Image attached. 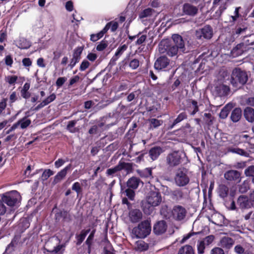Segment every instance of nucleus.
Listing matches in <instances>:
<instances>
[{
  "mask_svg": "<svg viewBox=\"0 0 254 254\" xmlns=\"http://www.w3.org/2000/svg\"><path fill=\"white\" fill-rule=\"evenodd\" d=\"M172 41L164 45L167 54L170 57L176 56L178 52L185 53L184 41L183 37L179 34H173L172 36Z\"/></svg>",
  "mask_w": 254,
  "mask_h": 254,
  "instance_id": "f257e3e1",
  "label": "nucleus"
},
{
  "mask_svg": "<svg viewBox=\"0 0 254 254\" xmlns=\"http://www.w3.org/2000/svg\"><path fill=\"white\" fill-rule=\"evenodd\" d=\"M184 110L188 111L190 116H194L199 111V106L197 102L195 100L189 99ZM188 117V114L185 111L180 113L174 120L173 123L169 126L168 128L172 129L177 124L185 120H187Z\"/></svg>",
  "mask_w": 254,
  "mask_h": 254,
  "instance_id": "f03ea898",
  "label": "nucleus"
},
{
  "mask_svg": "<svg viewBox=\"0 0 254 254\" xmlns=\"http://www.w3.org/2000/svg\"><path fill=\"white\" fill-rule=\"evenodd\" d=\"M248 80V75L247 72L240 68L236 67L232 70L230 83L236 88H240L246 84Z\"/></svg>",
  "mask_w": 254,
  "mask_h": 254,
  "instance_id": "7ed1b4c3",
  "label": "nucleus"
},
{
  "mask_svg": "<svg viewBox=\"0 0 254 254\" xmlns=\"http://www.w3.org/2000/svg\"><path fill=\"white\" fill-rule=\"evenodd\" d=\"M162 201V197L159 191H150L147 196L146 202L142 203V209L146 214H150L153 206H158Z\"/></svg>",
  "mask_w": 254,
  "mask_h": 254,
  "instance_id": "20e7f679",
  "label": "nucleus"
},
{
  "mask_svg": "<svg viewBox=\"0 0 254 254\" xmlns=\"http://www.w3.org/2000/svg\"><path fill=\"white\" fill-rule=\"evenodd\" d=\"M151 231L150 221L145 220L133 228L132 234L137 238L144 239L150 234Z\"/></svg>",
  "mask_w": 254,
  "mask_h": 254,
  "instance_id": "39448f33",
  "label": "nucleus"
},
{
  "mask_svg": "<svg viewBox=\"0 0 254 254\" xmlns=\"http://www.w3.org/2000/svg\"><path fill=\"white\" fill-rule=\"evenodd\" d=\"M174 182L176 186L180 187L186 186L189 183L190 178L188 176V170L186 168H179L176 170Z\"/></svg>",
  "mask_w": 254,
  "mask_h": 254,
  "instance_id": "423d86ee",
  "label": "nucleus"
},
{
  "mask_svg": "<svg viewBox=\"0 0 254 254\" xmlns=\"http://www.w3.org/2000/svg\"><path fill=\"white\" fill-rule=\"evenodd\" d=\"M20 199V193L15 190L6 192L1 196L3 202L10 207L15 206L19 202Z\"/></svg>",
  "mask_w": 254,
  "mask_h": 254,
  "instance_id": "0eeeda50",
  "label": "nucleus"
},
{
  "mask_svg": "<svg viewBox=\"0 0 254 254\" xmlns=\"http://www.w3.org/2000/svg\"><path fill=\"white\" fill-rule=\"evenodd\" d=\"M182 156V153L179 151H174L169 153L166 159L167 165L171 168H173L179 165L183 161V158Z\"/></svg>",
  "mask_w": 254,
  "mask_h": 254,
  "instance_id": "6e6552de",
  "label": "nucleus"
},
{
  "mask_svg": "<svg viewBox=\"0 0 254 254\" xmlns=\"http://www.w3.org/2000/svg\"><path fill=\"white\" fill-rule=\"evenodd\" d=\"M213 29L209 25H206L201 29L196 31V36L197 39H200L202 38L209 40L213 36Z\"/></svg>",
  "mask_w": 254,
  "mask_h": 254,
  "instance_id": "1a4fd4ad",
  "label": "nucleus"
},
{
  "mask_svg": "<svg viewBox=\"0 0 254 254\" xmlns=\"http://www.w3.org/2000/svg\"><path fill=\"white\" fill-rule=\"evenodd\" d=\"M187 214V210L185 207L181 205H175L172 210V215L174 219L176 221L183 220Z\"/></svg>",
  "mask_w": 254,
  "mask_h": 254,
  "instance_id": "9d476101",
  "label": "nucleus"
},
{
  "mask_svg": "<svg viewBox=\"0 0 254 254\" xmlns=\"http://www.w3.org/2000/svg\"><path fill=\"white\" fill-rule=\"evenodd\" d=\"M183 15L190 17L195 16L198 12V8L192 4L188 2L185 3L182 6Z\"/></svg>",
  "mask_w": 254,
  "mask_h": 254,
  "instance_id": "9b49d317",
  "label": "nucleus"
},
{
  "mask_svg": "<svg viewBox=\"0 0 254 254\" xmlns=\"http://www.w3.org/2000/svg\"><path fill=\"white\" fill-rule=\"evenodd\" d=\"M170 60L165 56H161L155 61L154 67L155 69L160 71L167 68L170 64Z\"/></svg>",
  "mask_w": 254,
  "mask_h": 254,
  "instance_id": "f8f14e48",
  "label": "nucleus"
},
{
  "mask_svg": "<svg viewBox=\"0 0 254 254\" xmlns=\"http://www.w3.org/2000/svg\"><path fill=\"white\" fill-rule=\"evenodd\" d=\"M188 196V193L186 190L183 189L177 188L171 192V197L176 202H178L186 198Z\"/></svg>",
  "mask_w": 254,
  "mask_h": 254,
  "instance_id": "ddd939ff",
  "label": "nucleus"
},
{
  "mask_svg": "<svg viewBox=\"0 0 254 254\" xmlns=\"http://www.w3.org/2000/svg\"><path fill=\"white\" fill-rule=\"evenodd\" d=\"M83 49L84 46H83L77 47L74 50L72 58L70 60V63L68 64V66L71 69L79 62Z\"/></svg>",
  "mask_w": 254,
  "mask_h": 254,
  "instance_id": "4468645a",
  "label": "nucleus"
},
{
  "mask_svg": "<svg viewBox=\"0 0 254 254\" xmlns=\"http://www.w3.org/2000/svg\"><path fill=\"white\" fill-rule=\"evenodd\" d=\"M248 28V25L246 22L243 21L241 22H238L232 30L233 37L237 38L245 34Z\"/></svg>",
  "mask_w": 254,
  "mask_h": 254,
  "instance_id": "2eb2a0df",
  "label": "nucleus"
},
{
  "mask_svg": "<svg viewBox=\"0 0 254 254\" xmlns=\"http://www.w3.org/2000/svg\"><path fill=\"white\" fill-rule=\"evenodd\" d=\"M237 205L242 209L250 208L253 205V201L246 195H240L237 201Z\"/></svg>",
  "mask_w": 254,
  "mask_h": 254,
  "instance_id": "dca6fc26",
  "label": "nucleus"
},
{
  "mask_svg": "<svg viewBox=\"0 0 254 254\" xmlns=\"http://www.w3.org/2000/svg\"><path fill=\"white\" fill-rule=\"evenodd\" d=\"M234 243L235 241L232 238L224 236L221 239L219 246L228 252L233 247Z\"/></svg>",
  "mask_w": 254,
  "mask_h": 254,
  "instance_id": "f3484780",
  "label": "nucleus"
},
{
  "mask_svg": "<svg viewBox=\"0 0 254 254\" xmlns=\"http://www.w3.org/2000/svg\"><path fill=\"white\" fill-rule=\"evenodd\" d=\"M249 48L246 47L242 42L237 44L231 50V54L234 57H237L242 55L244 53L247 52Z\"/></svg>",
  "mask_w": 254,
  "mask_h": 254,
  "instance_id": "a211bd4d",
  "label": "nucleus"
},
{
  "mask_svg": "<svg viewBox=\"0 0 254 254\" xmlns=\"http://www.w3.org/2000/svg\"><path fill=\"white\" fill-rule=\"evenodd\" d=\"M224 177L227 180L238 183L241 181V173L238 171L231 170L225 173Z\"/></svg>",
  "mask_w": 254,
  "mask_h": 254,
  "instance_id": "6ab92c4d",
  "label": "nucleus"
},
{
  "mask_svg": "<svg viewBox=\"0 0 254 254\" xmlns=\"http://www.w3.org/2000/svg\"><path fill=\"white\" fill-rule=\"evenodd\" d=\"M167 228V225L164 220L156 222L153 226V232L156 235H161L164 233Z\"/></svg>",
  "mask_w": 254,
  "mask_h": 254,
  "instance_id": "aec40b11",
  "label": "nucleus"
},
{
  "mask_svg": "<svg viewBox=\"0 0 254 254\" xmlns=\"http://www.w3.org/2000/svg\"><path fill=\"white\" fill-rule=\"evenodd\" d=\"M128 216L132 223H137L142 218V213L138 209H133L129 211Z\"/></svg>",
  "mask_w": 254,
  "mask_h": 254,
  "instance_id": "412c9836",
  "label": "nucleus"
},
{
  "mask_svg": "<svg viewBox=\"0 0 254 254\" xmlns=\"http://www.w3.org/2000/svg\"><path fill=\"white\" fill-rule=\"evenodd\" d=\"M71 168V164H69L67 165L65 168L59 172L54 177L53 182L54 185H56L62 180L66 175L67 171Z\"/></svg>",
  "mask_w": 254,
  "mask_h": 254,
  "instance_id": "4be33fe9",
  "label": "nucleus"
},
{
  "mask_svg": "<svg viewBox=\"0 0 254 254\" xmlns=\"http://www.w3.org/2000/svg\"><path fill=\"white\" fill-rule=\"evenodd\" d=\"M163 150L160 146H154L152 147L149 151V156L152 161L156 160L163 153Z\"/></svg>",
  "mask_w": 254,
  "mask_h": 254,
  "instance_id": "5701e85b",
  "label": "nucleus"
},
{
  "mask_svg": "<svg viewBox=\"0 0 254 254\" xmlns=\"http://www.w3.org/2000/svg\"><path fill=\"white\" fill-rule=\"evenodd\" d=\"M56 98V95L55 93H52L50 96L47 97L45 99L42 101L39 105H38L33 110L38 111L40 109L48 105L53 101H54Z\"/></svg>",
  "mask_w": 254,
  "mask_h": 254,
  "instance_id": "b1692460",
  "label": "nucleus"
},
{
  "mask_svg": "<svg viewBox=\"0 0 254 254\" xmlns=\"http://www.w3.org/2000/svg\"><path fill=\"white\" fill-rule=\"evenodd\" d=\"M141 182H142L139 178L133 176L127 182V186L129 189L136 190L138 188L139 183Z\"/></svg>",
  "mask_w": 254,
  "mask_h": 254,
  "instance_id": "393cba45",
  "label": "nucleus"
},
{
  "mask_svg": "<svg viewBox=\"0 0 254 254\" xmlns=\"http://www.w3.org/2000/svg\"><path fill=\"white\" fill-rule=\"evenodd\" d=\"M242 116V109L239 107L235 108L231 113L230 119L233 123H237L241 120Z\"/></svg>",
  "mask_w": 254,
  "mask_h": 254,
  "instance_id": "a878e982",
  "label": "nucleus"
},
{
  "mask_svg": "<svg viewBox=\"0 0 254 254\" xmlns=\"http://www.w3.org/2000/svg\"><path fill=\"white\" fill-rule=\"evenodd\" d=\"M244 116L248 122H254V109L250 107H246L244 110Z\"/></svg>",
  "mask_w": 254,
  "mask_h": 254,
  "instance_id": "bb28decb",
  "label": "nucleus"
},
{
  "mask_svg": "<svg viewBox=\"0 0 254 254\" xmlns=\"http://www.w3.org/2000/svg\"><path fill=\"white\" fill-rule=\"evenodd\" d=\"M90 229H88L87 230H82L80 232V233L78 235H76V245L79 246L84 240L85 237L90 232Z\"/></svg>",
  "mask_w": 254,
  "mask_h": 254,
  "instance_id": "cd10ccee",
  "label": "nucleus"
},
{
  "mask_svg": "<svg viewBox=\"0 0 254 254\" xmlns=\"http://www.w3.org/2000/svg\"><path fill=\"white\" fill-rule=\"evenodd\" d=\"M120 171L124 170L127 173L132 172L133 170V165L132 163H127L122 161H120L118 163Z\"/></svg>",
  "mask_w": 254,
  "mask_h": 254,
  "instance_id": "c85d7f7f",
  "label": "nucleus"
},
{
  "mask_svg": "<svg viewBox=\"0 0 254 254\" xmlns=\"http://www.w3.org/2000/svg\"><path fill=\"white\" fill-rule=\"evenodd\" d=\"M96 229H93L90 232L89 235L87 237L85 243L87 246L88 247V253L89 254L90 253L91 250V247L93 244V241L94 238L95 234L96 233Z\"/></svg>",
  "mask_w": 254,
  "mask_h": 254,
  "instance_id": "c756f323",
  "label": "nucleus"
},
{
  "mask_svg": "<svg viewBox=\"0 0 254 254\" xmlns=\"http://www.w3.org/2000/svg\"><path fill=\"white\" fill-rule=\"evenodd\" d=\"M63 218L64 220L67 219L70 220V215L66 210H60L55 214V219L57 221H60Z\"/></svg>",
  "mask_w": 254,
  "mask_h": 254,
  "instance_id": "7c9ffc66",
  "label": "nucleus"
},
{
  "mask_svg": "<svg viewBox=\"0 0 254 254\" xmlns=\"http://www.w3.org/2000/svg\"><path fill=\"white\" fill-rule=\"evenodd\" d=\"M215 90L220 96L227 95L230 91L229 86L222 84L217 86L215 88Z\"/></svg>",
  "mask_w": 254,
  "mask_h": 254,
  "instance_id": "2f4dec72",
  "label": "nucleus"
},
{
  "mask_svg": "<svg viewBox=\"0 0 254 254\" xmlns=\"http://www.w3.org/2000/svg\"><path fill=\"white\" fill-rule=\"evenodd\" d=\"M121 191L123 193H125L126 196L127 198L130 200H133L134 199L135 193L134 191V190L129 189L127 188L126 189L125 187H121Z\"/></svg>",
  "mask_w": 254,
  "mask_h": 254,
  "instance_id": "473e14b6",
  "label": "nucleus"
},
{
  "mask_svg": "<svg viewBox=\"0 0 254 254\" xmlns=\"http://www.w3.org/2000/svg\"><path fill=\"white\" fill-rule=\"evenodd\" d=\"M30 87V84L28 82H26L24 84L22 89L21 90V95L24 99H28L30 96L31 93L29 92Z\"/></svg>",
  "mask_w": 254,
  "mask_h": 254,
  "instance_id": "72a5a7b5",
  "label": "nucleus"
},
{
  "mask_svg": "<svg viewBox=\"0 0 254 254\" xmlns=\"http://www.w3.org/2000/svg\"><path fill=\"white\" fill-rule=\"evenodd\" d=\"M78 121V120H74L69 121L66 127V129L70 133H75L78 132L79 131V129L74 127Z\"/></svg>",
  "mask_w": 254,
  "mask_h": 254,
  "instance_id": "f704fd0d",
  "label": "nucleus"
},
{
  "mask_svg": "<svg viewBox=\"0 0 254 254\" xmlns=\"http://www.w3.org/2000/svg\"><path fill=\"white\" fill-rule=\"evenodd\" d=\"M119 27V24L117 21H111L109 22H108L105 26L104 27V29H106V32L109 30V29H111V31L112 32H115Z\"/></svg>",
  "mask_w": 254,
  "mask_h": 254,
  "instance_id": "c9c22d12",
  "label": "nucleus"
},
{
  "mask_svg": "<svg viewBox=\"0 0 254 254\" xmlns=\"http://www.w3.org/2000/svg\"><path fill=\"white\" fill-rule=\"evenodd\" d=\"M178 254H194V252L191 246L185 245L179 249Z\"/></svg>",
  "mask_w": 254,
  "mask_h": 254,
  "instance_id": "e433bc0d",
  "label": "nucleus"
},
{
  "mask_svg": "<svg viewBox=\"0 0 254 254\" xmlns=\"http://www.w3.org/2000/svg\"><path fill=\"white\" fill-rule=\"evenodd\" d=\"M229 192V188L225 185H221L219 186L218 193L219 196L224 198L228 196Z\"/></svg>",
  "mask_w": 254,
  "mask_h": 254,
  "instance_id": "4c0bfd02",
  "label": "nucleus"
},
{
  "mask_svg": "<svg viewBox=\"0 0 254 254\" xmlns=\"http://www.w3.org/2000/svg\"><path fill=\"white\" fill-rule=\"evenodd\" d=\"M231 108V106H229L228 104L225 105L221 110L219 113V117L222 119H226L229 114Z\"/></svg>",
  "mask_w": 254,
  "mask_h": 254,
  "instance_id": "58836bf2",
  "label": "nucleus"
},
{
  "mask_svg": "<svg viewBox=\"0 0 254 254\" xmlns=\"http://www.w3.org/2000/svg\"><path fill=\"white\" fill-rule=\"evenodd\" d=\"M63 245H59L55 247L53 250H49L46 248H44V253L46 254V252H49L51 254H63V251H61L62 249Z\"/></svg>",
  "mask_w": 254,
  "mask_h": 254,
  "instance_id": "ea45409f",
  "label": "nucleus"
},
{
  "mask_svg": "<svg viewBox=\"0 0 254 254\" xmlns=\"http://www.w3.org/2000/svg\"><path fill=\"white\" fill-rule=\"evenodd\" d=\"M127 62L129 67L132 69H136L139 66L140 61L137 59H128Z\"/></svg>",
  "mask_w": 254,
  "mask_h": 254,
  "instance_id": "a19ab883",
  "label": "nucleus"
},
{
  "mask_svg": "<svg viewBox=\"0 0 254 254\" xmlns=\"http://www.w3.org/2000/svg\"><path fill=\"white\" fill-rule=\"evenodd\" d=\"M106 29H103L101 31L97 34H92L90 35V40L93 42H96L102 38L104 35L106 33Z\"/></svg>",
  "mask_w": 254,
  "mask_h": 254,
  "instance_id": "79ce46f5",
  "label": "nucleus"
},
{
  "mask_svg": "<svg viewBox=\"0 0 254 254\" xmlns=\"http://www.w3.org/2000/svg\"><path fill=\"white\" fill-rule=\"evenodd\" d=\"M150 123V128H155L161 126L163 124L162 120H159L155 118H152L148 120Z\"/></svg>",
  "mask_w": 254,
  "mask_h": 254,
  "instance_id": "37998d69",
  "label": "nucleus"
},
{
  "mask_svg": "<svg viewBox=\"0 0 254 254\" xmlns=\"http://www.w3.org/2000/svg\"><path fill=\"white\" fill-rule=\"evenodd\" d=\"M244 42L242 43L245 45L246 47L250 45H254V34L244 37Z\"/></svg>",
  "mask_w": 254,
  "mask_h": 254,
  "instance_id": "c03bdc74",
  "label": "nucleus"
},
{
  "mask_svg": "<svg viewBox=\"0 0 254 254\" xmlns=\"http://www.w3.org/2000/svg\"><path fill=\"white\" fill-rule=\"evenodd\" d=\"M137 39L135 42V44L136 45H141L143 44L147 39V35L145 34H142L141 32H139L137 34Z\"/></svg>",
  "mask_w": 254,
  "mask_h": 254,
  "instance_id": "a18cd8bd",
  "label": "nucleus"
},
{
  "mask_svg": "<svg viewBox=\"0 0 254 254\" xmlns=\"http://www.w3.org/2000/svg\"><path fill=\"white\" fill-rule=\"evenodd\" d=\"M230 152L240 155L241 156L247 157L249 153L245 151L244 149L239 148H231L229 149Z\"/></svg>",
  "mask_w": 254,
  "mask_h": 254,
  "instance_id": "49530a36",
  "label": "nucleus"
},
{
  "mask_svg": "<svg viewBox=\"0 0 254 254\" xmlns=\"http://www.w3.org/2000/svg\"><path fill=\"white\" fill-rule=\"evenodd\" d=\"M18 122H20L19 125H20V127L22 129L27 128L31 123V120L27 119L26 117L19 120Z\"/></svg>",
  "mask_w": 254,
  "mask_h": 254,
  "instance_id": "de8ad7c7",
  "label": "nucleus"
},
{
  "mask_svg": "<svg viewBox=\"0 0 254 254\" xmlns=\"http://www.w3.org/2000/svg\"><path fill=\"white\" fill-rule=\"evenodd\" d=\"M250 189L249 183L248 181H245L239 187V190L241 193L246 192Z\"/></svg>",
  "mask_w": 254,
  "mask_h": 254,
  "instance_id": "09e8293b",
  "label": "nucleus"
},
{
  "mask_svg": "<svg viewBox=\"0 0 254 254\" xmlns=\"http://www.w3.org/2000/svg\"><path fill=\"white\" fill-rule=\"evenodd\" d=\"M127 46L125 44L120 46L117 49L114 56L119 59L123 55V53L127 49Z\"/></svg>",
  "mask_w": 254,
  "mask_h": 254,
  "instance_id": "8fccbe9b",
  "label": "nucleus"
},
{
  "mask_svg": "<svg viewBox=\"0 0 254 254\" xmlns=\"http://www.w3.org/2000/svg\"><path fill=\"white\" fill-rule=\"evenodd\" d=\"M120 168L119 166V165L118 164L116 166H115L113 168H110L107 170L106 171V175L108 176H112L114 177L115 176V174L118 172H120Z\"/></svg>",
  "mask_w": 254,
  "mask_h": 254,
  "instance_id": "3c124183",
  "label": "nucleus"
},
{
  "mask_svg": "<svg viewBox=\"0 0 254 254\" xmlns=\"http://www.w3.org/2000/svg\"><path fill=\"white\" fill-rule=\"evenodd\" d=\"M107 167L105 163L102 162L100 164L99 166L97 167L94 171L93 174L92 175V178H94L97 176L98 173L103 171Z\"/></svg>",
  "mask_w": 254,
  "mask_h": 254,
  "instance_id": "603ef678",
  "label": "nucleus"
},
{
  "mask_svg": "<svg viewBox=\"0 0 254 254\" xmlns=\"http://www.w3.org/2000/svg\"><path fill=\"white\" fill-rule=\"evenodd\" d=\"M119 113L122 116H126L128 115H131L132 112L129 111V109L128 107L125 105H122L120 107Z\"/></svg>",
  "mask_w": 254,
  "mask_h": 254,
  "instance_id": "864d4df0",
  "label": "nucleus"
},
{
  "mask_svg": "<svg viewBox=\"0 0 254 254\" xmlns=\"http://www.w3.org/2000/svg\"><path fill=\"white\" fill-rule=\"evenodd\" d=\"M153 9L150 8H148L144 9L139 14V17L140 18H144L149 16L152 14Z\"/></svg>",
  "mask_w": 254,
  "mask_h": 254,
  "instance_id": "5fc2aeb1",
  "label": "nucleus"
},
{
  "mask_svg": "<svg viewBox=\"0 0 254 254\" xmlns=\"http://www.w3.org/2000/svg\"><path fill=\"white\" fill-rule=\"evenodd\" d=\"M213 118L211 113H204V120L205 124L208 126H211L213 124Z\"/></svg>",
  "mask_w": 254,
  "mask_h": 254,
  "instance_id": "6e6d98bb",
  "label": "nucleus"
},
{
  "mask_svg": "<svg viewBox=\"0 0 254 254\" xmlns=\"http://www.w3.org/2000/svg\"><path fill=\"white\" fill-rule=\"evenodd\" d=\"M245 174L247 177H251L252 179L254 178V166L252 165L246 168L245 170Z\"/></svg>",
  "mask_w": 254,
  "mask_h": 254,
  "instance_id": "4d7b16f0",
  "label": "nucleus"
},
{
  "mask_svg": "<svg viewBox=\"0 0 254 254\" xmlns=\"http://www.w3.org/2000/svg\"><path fill=\"white\" fill-rule=\"evenodd\" d=\"M136 244L137 249L141 251H146L149 247L148 244L142 241H138Z\"/></svg>",
  "mask_w": 254,
  "mask_h": 254,
  "instance_id": "13d9d810",
  "label": "nucleus"
},
{
  "mask_svg": "<svg viewBox=\"0 0 254 254\" xmlns=\"http://www.w3.org/2000/svg\"><path fill=\"white\" fill-rule=\"evenodd\" d=\"M71 189L75 191L76 192L77 196L82 191V189L80 186V184L79 182H77L74 183L72 185Z\"/></svg>",
  "mask_w": 254,
  "mask_h": 254,
  "instance_id": "bf43d9fd",
  "label": "nucleus"
},
{
  "mask_svg": "<svg viewBox=\"0 0 254 254\" xmlns=\"http://www.w3.org/2000/svg\"><path fill=\"white\" fill-rule=\"evenodd\" d=\"M108 45L107 41L103 40L96 46V50L98 51H103L107 47Z\"/></svg>",
  "mask_w": 254,
  "mask_h": 254,
  "instance_id": "052dcab7",
  "label": "nucleus"
},
{
  "mask_svg": "<svg viewBox=\"0 0 254 254\" xmlns=\"http://www.w3.org/2000/svg\"><path fill=\"white\" fill-rule=\"evenodd\" d=\"M54 172L51 169H46L42 174V179L43 180H47L50 176L54 174Z\"/></svg>",
  "mask_w": 254,
  "mask_h": 254,
  "instance_id": "680f3d73",
  "label": "nucleus"
},
{
  "mask_svg": "<svg viewBox=\"0 0 254 254\" xmlns=\"http://www.w3.org/2000/svg\"><path fill=\"white\" fill-rule=\"evenodd\" d=\"M18 77L16 75H9L5 77V81L8 82L9 84L14 85L17 80Z\"/></svg>",
  "mask_w": 254,
  "mask_h": 254,
  "instance_id": "e2e57ef3",
  "label": "nucleus"
},
{
  "mask_svg": "<svg viewBox=\"0 0 254 254\" xmlns=\"http://www.w3.org/2000/svg\"><path fill=\"white\" fill-rule=\"evenodd\" d=\"M89 62L86 60H84L81 63L79 66V70L81 71H83L85 70L87 68L89 67L90 66Z\"/></svg>",
  "mask_w": 254,
  "mask_h": 254,
  "instance_id": "0e129e2a",
  "label": "nucleus"
},
{
  "mask_svg": "<svg viewBox=\"0 0 254 254\" xmlns=\"http://www.w3.org/2000/svg\"><path fill=\"white\" fill-rule=\"evenodd\" d=\"M215 237L213 235H210L208 236H206L202 242H204V243L207 246H208L210 245L214 240Z\"/></svg>",
  "mask_w": 254,
  "mask_h": 254,
  "instance_id": "69168bd1",
  "label": "nucleus"
},
{
  "mask_svg": "<svg viewBox=\"0 0 254 254\" xmlns=\"http://www.w3.org/2000/svg\"><path fill=\"white\" fill-rule=\"evenodd\" d=\"M205 244L204 243V242L202 241L199 242V243L197 245V251L198 253L199 254H202L204 252V250L205 248Z\"/></svg>",
  "mask_w": 254,
  "mask_h": 254,
  "instance_id": "338daca9",
  "label": "nucleus"
},
{
  "mask_svg": "<svg viewBox=\"0 0 254 254\" xmlns=\"http://www.w3.org/2000/svg\"><path fill=\"white\" fill-rule=\"evenodd\" d=\"M210 254H225V253L222 248L215 247L211 250Z\"/></svg>",
  "mask_w": 254,
  "mask_h": 254,
  "instance_id": "774afa93",
  "label": "nucleus"
}]
</instances>
